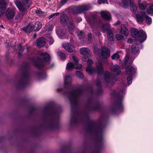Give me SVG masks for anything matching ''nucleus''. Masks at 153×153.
<instances>
[{"instance_id":"obj_17","label":"nucleus","mask_w":153,"mask_h":153,"mask_svg":"<svg viewBox=\"0 0 153 153\" xmlns=\"http://www.w3.org/2000/svg\"><path fill=\"white\" fill-rule=\"evenodd\" d=\"M101 55L103 58H107L110 55V52L108 49L105 47H103L102 48Z\"/></svg>"},{"instance_id":"obj_31","label":"nucleus","mask_w":153,"mask_h":153,"mask_svg":"<svg viewBox=\"0 0 153 153\" xmlns=\"http://www.w3.org/2000/svg\"><path fill=\"white\" fill-rule=\"evenodd\" d=\"M130 8L131 11L133 13H135L137 10V8L136 5L134 3L131 4Z\"/></svg>"},{"instance_id":"obj_34","label":"nucleus","mask_w":153,"mask_h":153,"mask_svg":"<svg viewBox=\"0 0 153 153\" xmlns=\"http://www.w3.org/2000/svg\"><path fill=\"white\" fill-rule=\"evenodd\" d=\"M147 13L149 14L152 15L153 14V5H151L146 9Z\"/></svg>"},{"instance_id":"obj_50","label":"nucleus","mask_w":153,"mask_h":153,"mask_svg":"<svg viewBox=\"0 0 153 153\" xmlns=\"http://www.w3.org/2000/svg\"><path fill=\"white\" fill-rule=\"evenodd\" d=\"M88 40L90 42H91V39L92 37V35L91 33H88Z\"/></svg>"},{"instance_id":"obj_46","label":"nucleus","mask_w":153,"mask_h":153,"mask_svg":"<svg viewBox=\"0 0 153 153\" xmlns=\"http://www.w3.org/2000/svg\"><path fill=\"white\" fill-rule=\"evenodd\" d=\"M76 75L79 78H82L83 77V75L82 72L79 71H76Z\"/></svg>"},{"instance_id":"obj_20","label":"nucleus","mask_w":153,"mask_h":153,"mask_svg":"<svg viewBox=\"0 0 153 153\" xmlns=\"http://www.w3.org/2000/svg\"><path fill=\"white\" fill-rule=\"evenodd\" d=\"M46 42V39L45 38H40L37 40V46L39 48L42 47L45 45Z\"/></svg>"},{"instance_id":"obj_43","label":"nucleus","mask_w":153,"mask_h":153,"mask_svg":"<svg viewBox=\"0 0 153 153\" xmlns=\"http://www.w3.org/2000/svg\"><path fill=\"white\" fill-rule=\"evenodd\" d=\"M47 37L48 39V40L49 41V44L51 45L54 42V40L52 37L50 35H48L47 36Z\"/></svg>"},{"instance_id":"obj_64","label":"nucleus","mask_w":153,"mask_h":153,"mask_svg":"<svg viewBox=\"0 0 153 153\" xmlns=\"http://www.w3.org/2000/svg\"><path fill=\"white\" fill-rule=\"evenodd\" d=\"M105 61H106V62H108L107 60V59H106V60H105Z\"/></svg>"},{"instance_id":"obj_49","label":"nucleus","mask_w":153,"mask_h":153,"mask_svg":"<svg viewBox=\"0 0 153 153\" xmlns=\"http://www.w3.org/2000/svg\"><path fill=\"white\" fill-rule=\"evenodd\" d=\"M98 3L100 4L102 3H108L107 1V0H98Z\"/></svg>"},{"instance_id":"obj_26","label":"nucleus","mask_w":153,"mask_h":153,"mask_svg":"<svg viewBox=\"0 0 153 153\" xmlns=\"http://www.w3.org/2000/svg\"><path fill=\"white\" fill-rule=\"evenodd\" d=\"M68 20V17L66 14H61L60 17V21L62 24H66Z\"/></svg>"},{"instance_id":"obj_3","label":"nucleus","mask_w":153,"mask_h":153,"mask_svg":"<svg viewBox=\"0 0 153 153\" xmlns=\"http://www.w3.org/2000/svg\"><path fill=\"white\" fill-rule=\"evenodd\" d=\"M83 61H87L88 65L86 69L87 72L90 74L97 73L98 74H102L103 72V65L100 62H99V65H97L96 68L91 67L90 65L93 63V61L88 58V56L83 57L82 59Z\"/></svg>"},{"instance_id":"obj_62","label":"nucleus","mask_w":153,"mask_h":153,"mask_svg":"<svg viewBox=\"0 0 153 153\" xmlns=\"http://www.w3.org/2000/svg\"><path fill=\"white\" fill-rule=\"evenodd\" d=\"M100 51V50H99V49H98V53H99V51Z\"/></svg>"},{"instance_id":"obj_36","label":"nucleus","mask_w":153,"mask_h":153,"mask_svg":"<svg viewBox=\"0 0 153 153\" xmlns=\"http://www.w3.org/2000/svg\"><path fill=\"white\" fill-rule=\"evenodd\" d=\"M121 5L122 7L125 8L128 7V0H122Z\"/></svg>"},{"instance_id":"obj_52","label":"nucleus","mask_w":153,"mask_h":153,"mask_svg":"<svg viewBox=\"0 0 153 153\" xmlns=\"http://www.w3.org/2000/svg\"><path fill=\"white\" fill-rule=\"evenodd\" d=\"M68 1V0H62L61 1V4L62 5L65 4Z\"/></svg>"},{"instance_id":"obj_22","label":"nucleus","mask_w":153,"mask_h":153,"mask_svg":"<svg viewBox=\"0 0 153 153\" xmlns=\"http://www.w3.org/2000/svg\"><path fill=\"white\" fill-rule=\"evenodd\" d=\"M101 15L102 18L106 20L110 21L111 19L110 13L106 11H102L101 12Z\"/></svg>"},{"instance_id":"obj_44","label":"nucleus","mask_w":153,"mask_h":153,"mask_svg":"<svg viewBox=\"0 0 153 153\" xmlns=\"http://www.w3.org/2000/svg\"><path fill=\"white\" fill-rule=\"evenodd\" d=\"M120 58V56L117 53H115L111 56V58L113 59H119Z\"/></svg>"},{"instance_id":"obj_56","label":"nucleus","mask_w":153,"mask_h":153,"mask_svg":"<svg viewBox=\"0 0 153 153\" xmlns=\"http://www.w3.org/2000/svg\"><path fill=\"white\" fill-rule=\"evenodd\" d=\"M62 88H59L57 89V91L58 92H61L62 91Z\"/></svg>"},{"instance_id":"obj_10","label":"nucleus","mask_w":153,"mask_h":153,"mask_svg":"<svg viewBox=\"0 0 153 153\" xmlns=\"http://www.w3.org/2000/svg\"><path fill=\"white\" fill-rule=\"evenodd\" d=\"M110 25L108 24H104L101 27V30L103 32L105 31L107 33V36L108 40L111 41L113 40V34L112 31L110 29Z\"/></svg>"},{"instance_id":"obj_60","label":"nucleus","mask_w":153,"mask_h":153,"mask_svg":"<svg viewBox=\"0 0 153 153\" xmlns=\"http://www.w3.org/2000/svg\"><path fill=\"white\" fill-rule=\"evenodd\" d=\"M33 37L34 38H36V33H34V34H33Z\"/></svg>"},{"instance_id":"obj_55","label":"nucleus","mask_w":153,"mask_h":153,"mask_svg":"<svg viewBox=\"0 0 153 153\" xmlns=\"http://www.w3.org/2000/svg\"><path fill=\"white\" fill-rule=\"evenodd\" d=\"M133 41V40L131 39H129L128 40V43H131Z\"/></svg>"},{"instance_id":"obj_63","label":"nucleus","mask_w":153,"mask_h":153,"mask_svg":"<svg viewBox=\"0 0 153 153\" xmlns=\"http://www.w3.org/2000/svg\"><path fill=\"white\" fill-rule=\"evenodd\" d=\"M90 89H91V91H93L92 88H91Z\"/></svg>"},{"instance_id":"obj_42","label":"nucleus","mask_w":153,"mask_h":153,"mask_svg":"<svg viewBox=\"0 0 153 153\" xmlns=\"http://www.w3.org/2000/svg\"><path fill=\"white\" fill-rule=\"evenodd\" d=\"M58 55L60 56V59H65V55L64 53H62V51H59L57 53Z\"/></svg>"},{"instance_id":"obj_32","label":"nucleus","mask_w":153,"mask_h":153,"mask_svg":"<svg viewBox=\"0 0 153 153\" xmlns=\"http://www.w3.org/2000/svg\"><path fill=\"white\" fill-rule=\"evenodd\" d=\"M68 26L70 31H73L75 28V25L72 22H69L68 24Z\"/></svg>"},{"instance_id":"obj_51","label":"nucleus","mask_w":153,"mask_h":153,"mask_svg":"<svg viewBox=\"0 0 153 153\" xmlns=\"http://www.w3.org/2000/svg\"><path fill=\"white\" fill-rule=\"evenodd\" d=\"M36 13L39 16L41 15L43 13L41 10H37L36 11Z\"/></svg>"},{"instance_id":"obj_27","label":"nucleus","mask_w":153,"mask_h":153,"mask_svg":"<svg viewBox=\"0 0 153 153\" xmlns=\"http://www.w3.org/2000/svg\"><path fill=\"white\" fill-rule=\"evenodd\" d=\"M138 5L139 9L142 10H145L147 7V3L146 2H142L141 0H139Z\"/></svg>"},{"instance_id":"obj_29","label":"nucleus","mask_w":153,"mask_h":153,"mask_svg":"<svg viewBox=\"0 0 153 153\" xmlns=\"http://www.w3.org/2000/svg\"><path fill=\"white\" fill-rule=\"evenodd\" d=\"M119 67L118 65H114L111 68V70L114 73L116 72V74L117 75H119L121 72V71L119 70Z\"/></svg>"},{"instance_id":"obj_18","label":"nucleus","mask_w":153,"mask_h":153,"mask_svg":"<svg viewBox=\"0 0 153 153\" xmlns=\"http://www.w3.org/2000/svg\"><path fill=\"white\" fill-rule=\"evenodd\" d=\"M141 45H134L131 47V51L133 54H138L139 53V50L140 48L142 47Z\"/></svg>"},{"instance_id":"obj_48","label":"nucleus","mask_w":153,"mask_h":153,"mask_svg":"<svg viewBox=\"0 0 153 153\" xmlns=\"http://www.w3.org/2000/svg\"><path fill=\"white\" fill-rule=\"evenodd\" d=\"M116 37L117 39L118 40L122 39L123 38V36L120 34H117L116 35Z\"/></svg>"},{"instance_id":"obj_16","label":"nucleus","mask_w":153,"mask_h":153,"mask_svg":"<svg viewBox=\"0 0 153 153\" xmlns=\"http://www.w3.org/2000/svg\"><path fill=\"white\" fill-rule=\"evenodd\" d=\"M62 47L68 52H75L74 48L73 45L68 43H65L63 44Z\"/></svg>"},{"instance_id":"obj_41","label":"nucleus","mask_w":153,"mask_h":153,"mask_svg":"<svg viewBox=\"0 0 153 153\" xmlns=\"http://www.w3.org/2000/svg\"><path fill=\"white\" fill-rule=\"evenodd\" d=\"M35 26L36 27V30L37 31L39 30L42 27L41 23L40 22H36L35 24Z\"/></svg>"},{"instance_id":"obj_61","label":"nucleus","mask_w":153,"mask_h":153,"mask_svg":"<svg viewBox=\"0 0 153 153\" xmlns=\"http://www.w3.org/2000/svg\"><path fill=\"white\" fill-rule=\"evenodd\" d=\"M98 107H97V108H95L94 109V110H97V109H98Z\"/></svg>"},{"instance_id":"obj_5","label":"nucleus","mask_w":153,"mask_h":153,"mask_svg":"<svg viewBox=\"0 0 153 153\" xmlns=\"http://www.w3.org/2000/svg\"><path fill=\"white\" fill-rule=\"evenodd\" d=\"M59 115L56 111H52L48 115L47 119L49 122V128L51 130L57 129L58 127V124L56 123L58 120Z\"/></svg>"},{"instance_id":"obj_38","label":"nucleus","mask_w":153,"mask_h":153,"mask_svg":"<svg viewBox=\"0 0 153 153\" xmlns=\"http://www.w3.org/2000/svg\"><path fill=\"white\" fill-rule=\"evenodd\" d=\"M58 33L59 34V36H60V37L61 39H64L65 38L64 36L66 34L65 30H63L62 31H60L58 32Z\"/></svg>"},{"instance_id":"obj_11","label":"nucleus","mask_w":153,"mask_h":153,"mask_svg":"<svg viewBox=\"0 0 153 153\" xmlns=\"http://www.w3.org/2000/svg\"><path fill=\"white\" fill-rule=\"evenodd\" d=\"M30 78L29 73L28 71H24L22 74V77L19 82V85L21 87H25L29 80Z\"/></svg>"},{"instance_id":"obj_25","label":"nucleus","mask_w":153,"mask_h":153,"mask_svg":"<svg viewBox=\"0 0 153 153\" xmlns=\"http://www.w3.org/2000/svg\"><path fill=\"white\" fill-rule=\"evenodd\" d=\"M34 28V26L32 24H29L26 27L22 29L25 32L29 33L32 31Z\"/></svg>"},{"instance_id":"obj_37","label":"nucleus","mask_w":153,"mask_h":153,"mask_svg":"<svg viewBox=\"0 0 153 153\" xmlns=\"http://www.w3.org/2000/svg\"><path fill=\"white\" fill-rule=\"evenodd\" d=\"M134 59V57L133 58H129V57L127 56L125 58V63L126 64L127 63V62L130 64H131L133 61Z\"/></svg>"},{"instance_id":"obj_47","label":"nucleus","mask_w":153,"mask_h":153,"mask_svg":"<svg viewBox=\"0 0 153 153\" xmlns=\"http://www.w3.org/2000/svg\"><path fill=\"white\" fill-rule=\"evenodd\" d=\"M127 80L128 84L129 85H130L131 83L132 82V79L131 76H129L127 77Z\"/></svg>"},{"instance_id":"obj_7","label":"nucleus","mask_w":153,"mask_h":153,"mask_svg":"<svg viewBox=\"0 0 153 153\" xmlns=\"http://www.w3.org/2000/svg\"><path fill=\"white\" fill-rule=\"evenodd\" d=\"M124 92L125 90L123 89L121 90L117 94L115 91H114L113 93H112L111 94L112 95L116 96L117 97V100L116 104V105L117 108L118 109H121L123 107V95Z\"/></svg>"},{"instance_id":"obj_39","label":"nucleus","mask_w":153,"mask_h":153,"mask_svg":"<svg viewBox=\"0 0 153 153\" xmlns=\"http://www.w3.org/2000/svg\"><path fill=\"white\" fill-rule=\"evenodd\" d=\"M77 34L80 39L81 40L84 38L85 34L83 32L81 31H79L77 33Z\"/></svg>"},{"instance_id":"obj_28","label":"nucleus","mask_w":153,"mask_h":153,"mask_svg":"<svg viewBox=\"0 0 153 153\" xmlns=\"http://www.w3.org/2000/svg\"><path fill=\"white\" fill-rule=\"evenodd\" d=\"M104 79L105 81L107 83H112V80L110 74L108 72H105L104 74Z\"/></svg>"},{"instance_id":"obj_57","label":"nucleus","mask_w":153,"mask_h":153,"mask_svg":"<svg viewBox=\"0 0 153 153\" xmlns=\"http://www.w3.org/2000/svg\"><path fill=\"white\" fill-rule=\"evenodd\" d=\"M120 24V22L119 21H117L115 23V25H117Z\"/></svg>"},{"instance_id":"obj_21","label":"nucleus","mask_w":153,"mask_h":153,"mask_svg":"<svg viewBox=\"0 0 153 153\" xmlns=\"http://www.w3.org/2000/svg\"><path fill=\"white\" fill-rule=\"evenodd\" d=\"M81 54L83 55V57L88 56L90 54V50L86 48H83L80 49Z\"/></svg>"},{"instance_id":"obj_1","label":"nucleus","mask_w":153,"mask_h":153,"mask_svg":"<svg viewBox=\"0 0 153 153\" xmlns=\"http://www.w3.org/2000/svg\"><path fill=\"white\" fill-rule=\"evenodd\" d=\"M82 89L77 88L74 89L67 93L72 106H76L83 95Z\"/></svg>"},{"instance_id":"obj_33","label":"nucleus","mask_w":153,"mask_h":153,"mask_svg":"<svg viewBox=\"0 0 153 153\" xmlns=\"http://www.w3.org/2000/svg\"><path fill=\"white\" fill-rule=\"evenodd\" d=\"M23 15L24 14L23 13H17L15 18V20L17 22L20 21L22 18Z\"/></svg>"},{"instance_id":"obj_13","label":"nucleus","mask_w":153,"mask_h":153,"mask_svg":"<svg viewBox=\"0 0 153 153\" xmlns=\"http://www.w3.org/2000/svg\"><path fill=\"white\" fill-rule=\"evenodd\" d=\"M91 7L89 5H81L76 7L75 9V12L74 13L80 14L84 11L90 10L91 8Z\"/></svg>"},{"instance_id":"obj_9","label":"nucleus","mask_w":153,"mask_h":153,"mask_svg":"<svg viewBox=\"0 0 153 153\" xmlns=\"http://www.w3.org/2000/svg\"><path fill=\"white\" fill-rule=\"evenodd\" d=\"M72 59L74 62V63L72 62H68L67 65L66 69L67 70H71L75 68L79 69L82 67V65L78 63V61L76 57L74 56H73Z\"/></svg>"},{"instance_id":"obj_24","label":"nucleus","mask_w":153,"mask_h":153,"mask_svg":"<svg viewBox=\"0 0 153 153\" xmlns=\"http://www.w3.org/2000/svg\"><path fill=\"white\" fill-rule=\"evenodd\" d=\"M135 69L131 65L127 66L126 70V74L128 75H132L134 74L135 72Z\"/></svg>"},{"instance_id":"obj_30","label":"nucleus","mask_w":153,"mask_h":153,"mask_svg":"<svg viewBox=\"0 0 153 153\" xmlns=\"http://www.w3.org/2000/svg\"><path fill=\"white\" fill-rule=\"evenodd\" d=\"M121 33L126 36L128 35V31L124 25H122L121 27Z\"/></svg>"},{"instance_id":"obj_45","label":"nucleus","mask_w":153,"mask_h":153,"mask_svg":"<svg viewBox=\"0 0 153 153\" xmlns=\"http://www.w3.org/2000/svg\"><path fill=\"white\" fill-rule=\"evenodd\" d=\"M59 13H57L51 14L48 16V18L49 19H50L53 17H55L57 16H58L59 15Z\"/></svg>"},{"instance_id":"obj_8","label":"nucleus","mask_w":153,"mask_h":153,"mask_svg":"<svg viewBox=\"0 0 153 153\" xmlns=\"http://www.w3.org/2000/svg\"><path fill=\"white\" fill-rule=\"evenodd\" d=\"M136 17L137 22L139 23H141L143 21L144 18L145 19L146 22L148 24H150L152 23L151 18L147 16L143 11H141L140 13L137 14Z\"/></svg>"},{"instance_id":"obj_54","label":"nucleus","mask_w":153,"mask_h":153,"mask_svg":"<svg viewBox=\"0 0 153 153\" xmlns=\"http://www.w3.org/2000/svg\"><path fill=\"white\" fill-rule=\"evenodd\" d=\"M95 33L97 35H98V36H100L101 35V33L99 31H97V33L95 32Z\"/></svg>"},{"instance_id":"obj_59","label":"nucleus","mask_w":153,"mask_h":153,"mask_svg":"<svg viewBox=\"0 0 153 153\" xmlns=\"http://www.w3.org/2000/svg\"><path fill=\"white\" fill-rule=\"evenodd\" d=\"M6 3V6H7V3L9 1V0H4Z\"/></svg>"},{"instance_id":"obj_58","label":"nucleus","mask_w":153,"mask_h":153,"mask_svg":"<svg viewBox=\"0 0 153 153\" xmlns=\"http://www.w3.org/2000/svg\"><path fill=\"white\" fill-rule=\"evenodd\" d=\"M82 19L81 18H78V20H77V22H80L82 21Z\"/></svg>"},{"instance_id":"obj_15","label":"nucleus","mask_w":153,"mask_h":153,"mask_svg":"<svg viewBox=\"0 0 153 153\" xmlns=\"http://www.w3.org/2000/svg\"><path fill=\"white\" fill-rule=\"evenodd\" d=\"M7 6L6 3L4 0H0V17L3 16Z\"/></svg>"},{"instance_id":"obj_19","label":"nucleus","mask_w":153,"mask_h":153,"mask_svg":"<svg viewBox=\"0 0 153 153\" xmlns=\"http://www.w3.org/2000/svg\"><path fill=\"white\" fill-rule=\"evenodd\" d=\"M71 78L70 75H67L64 78V86L65 88L69 87L71 83Z\"/></svg>"},{"instance_id":"obj_6","label":"nucleus","mask_w":153,"mask_h":153,"mask_svg":"<svg viewBox=\"0 0 153 153\" xmlns=\"http://www.w3.org/2000/svg\"><path fill=\"white\" fill-rule=\"evenodd\" d=\"M131 32L132 36L137 39V41L140 43L144 42L146 39V33L143 30L138 31L134 28H131Z\"/></svg>"},{"instance_id":"obj_4","label":"nucleus","mask_w":153,"mask_h":153,"mask_svg":"<svg viewBox=\"0 0 153 153\" xmlns=\"http://www.w3.org/2000/svg\"><path fill=\"white\" fill-rule=\"evenodd\" d=\"M88 131L97 134L98 140L101 142L103 139L102 128L95 122L90 121L88 127Z\"/></svg>"},{"instance_id":"obj_12","label":"nucleus","mask_w":153,"mask_h":153,"mask_svg":"<svg viewBox=\"0 0 153 153\" xmlns=\"http://www.w3.org/2000/svg\"><path fill=\"white\" fill-rule=\"evenodd\" d=\"M15 4L18 8L19 10L21 12H23L25 10L24 7H27L28 6V0H23V3H22L19 0H16L14 2Z\"/></svg>"},{"instance_id":"obj_53","label":"nucleus","mask_w":153,"mask_h":153,"mask_svg":"<svg viewBox=\"0 0 153 153\" xmlns=\"http://www.w3.org/2000/svg\"><path fill=\"white\" fill-rule=\"evenodd\" d=\"M96 84L97 86L99 87H100L101 86V82L100 81L97 80Z\"/></svg>"},{"instance_id":"obj_2","label":"nucleus","mask_w":153,"mask_h":153,"mask_svg":"<svg viewBox=\"0 0 153 153\" xmlns=\"http://www.w3.org/2000/svg\"><path fill=\"white\" fill-rule=\"evenodd\" d=\"M37 58L36 59H33L35 65L40 68L44 65L49 63L50 57L48 54L38 51L36 53Z\"/></svg>"},{"instance_id":"obj_14","label":"nucleus","mask_w":153,"mask_h":153,"mask_svg":"<svg viewBox=\"0 0 153 153\" xmlns=\"http://www.w3.org/2000/svg\"><path fill=\"white\" fill-rule=\"evenodd\" d=\"M16 9L14 7L8 8L6 11L5 15L8 19H11L14 16Z\"/></svg>"},{"instance_id":"obj_40","label":"nucleus","mask_w":153,"mask_h":153,"mask_svg":"<svg viewBox=\"0 0 153 153\" xmlns=\"http://www.w3.org/2000/svg\"><path fill=\"white\" fill-rule=\"evenodd\" d=\"M18 49L19 52V56L21 55L22 53L23 52L24 48L22 47V45L20 44L18 45Z\"/></svg>"},{"instance_id":"obj_35","label":"nucleus","mask_w":153,"mask_h":153,"mask_svg":"<svg viewBox=\"0 0 153 153\" xmlns=\"http://www.w3.org/2000/svg\"><path fill=\"white\" fill-rule=\"evenodd\" d=\"M26 48L28 55H30L34 53L33 49L30 46H27Z\"/></svg>"},{"instance_id":"obj_23","label":"nucleus","mask_w":153,"mask_h":153,"mask_svg":"<svg viewBox=\"0 0 153 153\" xmlns=\"http://www.w3.org/2000/svg\"><path fill=\"white\" fill-rule=\"evenodd\" d=\"M80 120V118L76 115H72L70 119V125H74L77 124L78 122Z\"/></svg>"}]
</instances>
